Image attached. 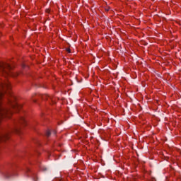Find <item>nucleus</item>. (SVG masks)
Segmentation results:
<instances>
[{
	"instance_id": "nucleus-1",
	"label": "nucleus",
	"mask_w": 181,
	"mask_h": 181,
	"mask_svg": "<svg viewBox=\"0 0 181 181\" xmlns=\"http://www.w3.org/2000/svg\"><path fill=\"white\" fill-rule=\"evenodd\" d=\"M12 70V66L8 63L0 62V71L2 73L3 76H12V74L9 71Z\"/></svg>"
},
{
	"instance_id": "nucleus-2",
	"label": "nucleus",
	"mask_w": 181,
	"mask_h": 181,
	"mask_svg": "<svg viewBox=\"0 0 181 181\" xmlns=\"http://www.w3.org/2000/svg\"><path fill=\"white\" fill-rule=\"evenodd\" d=\"M8 103L13 110H21L22 108V105L18 104L16 102H15V98H13V100H8Z\"/></svg>"
},
{
	"instance_id": "nucleus-3",
	"label": "nucleus",
	"mask_w": 181,
	"mask_h": 181,
	"mask_svg": "<svg viewBox=\"0 0 181 181\" xmlns=\"http://www.w3.org/2000/svg\"><path fill=\"white\" fill-rule=\"evenodd\" d=\"M42 100H48V98H49V100H51V101L53 103V104H54V100L53 99L52 96H50L49 95H42Z\"/></svg>"
},
{
	"instance_id": "nucleus-4",
	"label": "nucleus",
	"mask_w": 181,
	"mask_h": 181,
	"mask_svg": "<svg viewBox=\"0 0 181 181\" xmlns=\"http://www.w3.org/2000/svg\"><path fill=\"white\" fill-rule=\"evenodd\" d=\"M11 176H12V174H11L10 173L6 172V173H4V177H6V179H9Z\"/></svg>"
},
{
	"instance_id": "nucleus-5",
	"label": "nucleus",
	"mask_w": 181,
	"mask_h": 181,
	"mask_svg": "<svg viewBox=\"0 0 181 181\" xmlns=\"http://www.w3.org/2000/svg\"><path fill=\"white\" fill-rule=\"evenodd\" d=\"M51 134H52V132H50V131H47V132H46V136H47V137L50 136Z\"/></svg>"
},
{
	"instance_id": "nucleus-6",
	"label": "nucleus",
	"mask_w": 181,
	"mask_h": 181,
	"mask_svg": "<svg viewBox=\"0 0 181 181\" xmlns=\"http://www.w3.org/2000/svg\"><path fill=\"white\" fill-rule=\"evenodd\" d=\"M33 179L34 181H36V179H37L36 175L33 174Z\"/></svg>"
},
{
	"instance_id": "nucleus-7",
	"label": "nucleus",
	"mask_w": 181,
	"mask_h": 181,
	"mask_svg": "<svg viewBox=\"0 0 181 181\" xmlns=\"http://www.w3.org/2000/svg\"><path fill=\"white\" fill-rule=\"evenodd\" d=\"M42 170H43L44 172H46V170H47V168L42 167Z\"/></svg>"
},
{
	"instance_id": "nucleus-8",
	"label": "nucleus",
	"mask_w": 181,
	"mask_h": 181,
	"mask_svg": "<svg viewBox=\"0 0 181 181\" xmlns=\"http://www.w3.org/2000/svg\"><path fill=\"white\" fill-rule=\"evenodd\" d=\"M66 52H68V53H71L70 48H67V49H66Z\"/></svg>"
},
{
	"instance_id": "nucleus-9",
	"label": "nucleus",
	"mask_w": 181,
	"mask_h": 181,
	"mask_svg": "<svg viewBox=\"0 0 181 181\" xmlns=\"http://www.w3.org/2000/svg\"><path fill=\"white\" fill-rule=\"evenodd\" d=\"M29 172H30V169L27 168L26 173H29Z\"/></svg>"
},
{
	"instance_id": "nucleus-10",
	"label": "nucleus",
	"mask_w": 181,
	"mask_h": 181,
	"mask_svg": "<svg viewBox=\"0 0 181 181\" xmlns=\"http://www.w3.org/2000/svg\"><path fill=\"white\" fill-rule=\"evenodd\" d=\"M52 134H54V135H56V132H55V131H53V132H52Z\"/></svg>"
},
{
	"instance_id": "nucleus-11",
	"label": "nucleus",
	"mask_w": 181,
	"mask_h": 181,
	"mask_svg": "<svg viewBox=\"0 0 181 181\" xmlns=\"http://www.w3.org/2000/svg\"><path fill=\"white\" fill-rule=\"evenodd\" d=\"M34 103H36V100L33 99Z\"/></svg>"
},
{
	"instance_id": "nucleus-12",
	"label": "nucleus",
	"mask_w": 181,
	"mask_h": 181,
	"mask_svg": "<svg viewBox=\"0 0 181 181\" xmlns=\"http://www.w3.org/2000/svg\"><path fill=\"white\" fill-rule=\"evenodd\" d=\"M27 176H29L28 174H27Z\"/></svg>"
}]
</instances>
